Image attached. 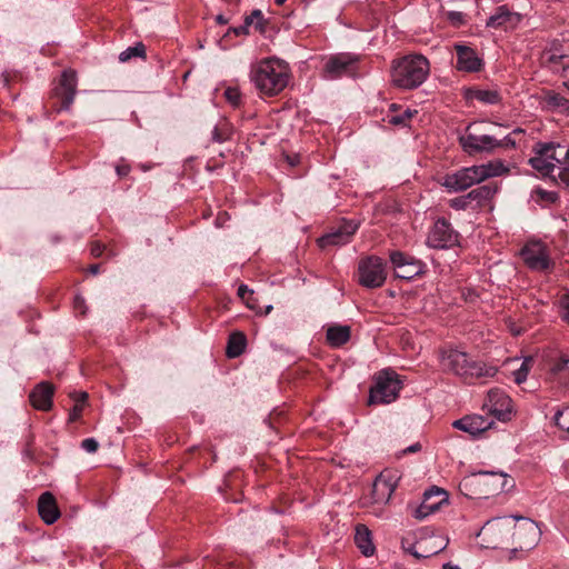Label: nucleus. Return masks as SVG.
Returning <instances> with one entry per match:
<instances>
[{
  "label": "nucleus",
  "instance_id": "62",
  "mask_svg": "<svg viewBox=\"0 0 569 569\" xmlns=\"http://www.w3.org/2000/svg\"><path fill=\"white\" fill-rule=\"evenodd\" d=\"M412 555L416 557V558H420L422 557V555L418 553L417 551H413Z\"/></svg>",
  "mask_w": 569,
  "mask_h": 569
},
{
  "label": "nucleus",
  "instance_id": "60",
  "mask_svg": "<svg viewBox=\"0 0 569 569\" xmlns=\"http://www.w3.org/2000/svg\"><path fill=\"white\" fill-rule=\"evenodd\" d=\"M274 2L279 6L283 4L286 2V0H274Z\"/></svg>",
  "mask_w": 569,
  "mask_h": 569
},
{
  "label": "nucleus",
  "instance_id": "50",
  "mask_svg": "<svg viewBox=\"0 0 569 569\" xmlns=\"http://www.w3.org/2000/svg\"><path fill=\"white\" fill-rule=\"evenodd\" d=\"M562 319L569 323V295L565 296L561 300Z\"/></svg>",
  "mask_w": 569,
  "mask_h": 569
},
{
  "label": "nucleus",
  "instance_id": "40",
  "mask_svg": "<svg viewBox=\"0 0 569 569\" xmlns=\"http://www.w3.org/2000/svg\"><path fill=\"white\" fill-rule=\"evenodd\" d=\"M555 423L569 433V411L558 410L553 417Z\"/></svg>",
  "mask_w": 569,
  "mask_h": 569
},
{
  "label": "nucleus",
  "instance_id": "49",
  "mask_svg": "<svg viewBox=\"0 0 569 569\" xmlns=\"http://www.w3.org/2000/svg\"><path fill=\"white\" fill-rule=\"evenodd\" d=\"M81 447L87 451V452H90V453H93L98 450V447H99V443L97 442L96 439L93 438H87V439H83L82 442H81Z\"/></svg>",
  "mask_w": 569,
  "mask_h": 569
},
{
  "label": "nucleus",
  "instance_id": "34",
  "mask_svg": "<svg viewBox=\"0 0 569 569\" xmlns=\"http://www.w3.org/2000/svg\"><path fill=\"white\" fill-rule=\"evenodd\" d=\"M231 137V128L230 124L222 120L220 121L212 130V140L214 142L221 143L229 140Z\"/></svg>",
  "mask_w": 569,
  "mask_h": 569
},
{
  "label": "nucleus",
  "instance_id": "51",
  "mask_svg": "<svg viewBox=\"0 0 569 569\" xmlns=\"http://www.w3.org/2000/svg\"><path fill=\"white\" fill-rule=\"evenodd\" d=\"M565 365L567 367L565 368L563 377H559L557 382H559L560 385H562L565 387H569V362H565Z\"/></svg>",
  "mask_w": 569,
  "mask_h": 569
},
{
  "label": "nucleus",
  "instance_id": "25",
  "mask_svg": "<svg viewBox=\"0 0 569 569\" xmlns=\"http://www.w3.org/2000/svg\"><path fill=\"white\" fill-rule=\"evenodd\" d=\"M497 190L496 186L483 184L469 191L467 199L470 201L472 209L482 208L492 199Z\"/></svg>",
  "mask_w": 569,
  "mask_h": 569
},
{
  "label": "nucleus",
  "instance_id": "21",
  "mask_svg": "<svg viewBox=\"0 0 569 569\" xmlns=\"http://www.w3.org/2000/svg\"><path fill=\"white\" fill-rule=\"evenodd\" d=\"M521 20V16L511 11L507 6L498 7L487 21V26L495 29H513Z\"/></svg>",
  "mask_w": 569,
  "mask_h": 569
},
{
  "label": "nucleus",
  "instance_id": "54",
  "mask_svg": "<svg viewBox=\"0 0 569 569\" xmlns=\"http://www.w3.org/2000/svg\"><path fill=\"white\" fill-rule=\"evenodd\" d=\"M420 450H421V445L419 442H416V443L409 446L408 448H406L402 452H403V455H408V453H416Z\"/></svg>",
  "mask_w": 569,
  "mask_h": 569
},
{
  "label": "nucleus",
  "instance_id": "46",
  "mask_svg": "<svg viewBox=\"0 0 569 569\" xmlns=\"http://www.w3.org/2000/svg\"><path fill=\"white\" fill-rule=\"evenodd\" d=\"M447 19L455 27H459L465 23V14L459 11L448 12Z\"/></svg>",
  "mask_w": 569,
  "mask_h": 569
},
{
  "label": "nucleus",
  "instance_id": "39",
  "mask_svg": "<svg viewBox=\"0 0 569 569\" xmlns=\"http://www.w3.org/2000/svg\"><path fill=\"white\" fill-rule=\"evenodd\" d=\"M535 193H536V202H538L540 204H549V203H553L558 200V194L552 191L537 189L535 191Z\"/></svg>",
  "mask_w": 569,
  "mask_h": 569
},
{
  "label": "nucleus",
  "instance_id": "6",
  "mask_svg": "<svg viewBox=\"0 0 569 569\" xmlns=\"http://www.w3.org/2000/svg\"><path fill=\"white\" fill-rule=\"evenodd\" d=\"M402 388L399 376L392 370H382L377 373L375 385L370 388L369 405H386L398 398Z\"/></svg>",
  "mask_w": 569,
  "mask_h": 569
},
{
  "label": "nucleus",
  "instance_id": "24",
  "mask_svg": "<svg viewBox=\"0 0 569 569\" xmlns=\"http://www.w3.org/2000/svg\"><path fill=\"white\" fill-rule=\"evenodd\" d=\"M38 511L40 518L47 523L52 525L60 517V510L57 506L54 496L47 491L39 497Z\"/></svg>",
  "mask_w": 569,
  "mask_h": 569
},
{
  "label": "nucleus",
  "instance_id": "42",
  "mask_svg": "<svg viewBox=\"0 0 569 569\" xmlns=\"http://www.w3.org/2000/svg\"><path fill=\"white\" fill-rule=\"evenodd\" d=\"M88 395L86 392L81 393L80 399L76 400V403L70 412V420L76 421L80 418L83 409V402L86 401Z\"/></svg>",
  "mask_w": 569,
  "mask_h": 569
},
{
  "label": "nucleus",
  "instance_id": "47",
  "mask_svg": "<svg viewBox=\"0 0 569 569\" xmlns=\"http://www.w3.org/2000/svg\"><path fill=\"white\" fill-rule=\"evenodd\" d=\"M550 62L552 63H559L561 64L563 68H568L569 67V53H563V54H556V53H552L550 56Z\"/></svg>",
  "mask_w": 569,
  "mask_h": 569
},
{
  "label": "nucleus",
  "instance_id": "64",
  "mask_svg": "<svg viewBox=\"0 0 569 569\" xmlns=\"http://www.w3.org/2000/svg\"><path fill=\"white\" fill-rule=\"evenodd\" d=\"M271 309H272V306H269V307L267 308V313H268V312H270V310H271Z\"/></svg>",
  "mask_w": 569,
  "mask_h": 569
},
{
  "label": "nucleus",
  "instance_id": "41",
  "mask_svg": "<svg viewBox=\"0 0 569 569\" xmlns=\"http://www.w3.org/2000/svg\"><path fill=\"white\" fill-rule=\"evenodd\" d=\"M449 206L455 210H466L472 207L470 201L467 199V194L449 200Z\"/></svg>",
  "mask_w": 569,
  "mask_h": 569
},
{
  "label": "nucleus",
  "instance_id": "2",
  "mask_svg": "<svg viewBox=\"0 0 569 569\" xmlns=\"http://www.w3.org/2000/svg\"><path fill=\"white\" fill-rule=\"evenodd\" d=\"M441 362L446 370L459 376L467 383L492 378L498 372L496 367L473 360L468 353L457 349L443 351Z\"/></svg>",
  "mask_w": 569,
  "mask_h": 569
},
{
  "label": "nucleus",
  "instance_id": "4",
  "mask_svg": "<svg viewBox=\"0 0 569 569\" xmlns=\"http://www.w3.org/2000/svg\"><path fill=\"white\" fill-rule=\"evenodd\" d=\"M506 170L501 162L466 167L455 172L446 173L440 179V184L449 192H461L490 177L500 176Z\"/></svg>",
  "mask_w": 569,
  "mask_h": 569
},
{
  "label": "nucleus",
  "instance_id": "32",
  "mask_svg": "<svg viewBox=\"0 0 569 569\" xmlns=\"http://www.w3.org/2000/svg\"><path fill=\"white\" fill-rule=\"evenodd\" d=\"M545 102L548 108L569 114V99L555 91H547Z\"/></svg>",
  "mask_w": 569,
  "mask_h": 569
},
{
  "label": "nucleus",
  "instance_id": "12",
  "mask_svg": "<svg viewBox=\"0 0 569 569\" xmlns=\"http://www.w3.org/2000/svg\"><path fill=\"white\" fill-rule=\"evenodd\" d=\"M389 259L398 278L409 280L423 274L426 271L425 262L403 251H390Z\"/></svg>",
  "mask_w": 569,
  "mask_h": 569
},
{
  "label": "nucleus",
  "instance_id": "17",
  "mask_svg": "<svg viewBox=\"0 0 569 569\" xmlns=\"http://www.w3.org/2000/svg\"><path fill=\"white\" fill-rule=\"evenodd\" d=\"M485 406L488 411L500 421L510 419L512 412V401L506 392L500 389H491L488 392Z\"/></svg>",
  "mask_w": 569,
  "mask_h": 569
},
{
  "label": "nucleus",
  "instance_id": "43",
  "mask_svg": "<svg viewBox=\"0 0 569 569\" xmlns=\"http://www.w3.org/2000/svg\"><path fill=\"white\" fill-rule=\"evenodd\" d=\"M224 97L227 101L233 107H238L241 101L240 91L237 88L229 87L224 91Z\"/></svg>",
  "mask_w": 569,
  "mask_h": 569
},
{
  "label": "nucleus",
  "instance_id": "19",
  "mask_svg": "<svg viewBox=\"0 0 569 569\" xmlns=\"http://www.w3.org/2000/svg\"><path fill=\"white\" fill-rule=\"evenodd\" d=\"M397 486V478L392 471H382L375 480L371 498L375 503H386L390 500Z\"/></svg>",
  "mask_w": 569,
  "mask_h": 569
},
{
  "label": "nucleus",
  "instance_id": "63",
  "mask_svg": "<svg viewBox=\"0 0 569 569\" xmlns=\"http://www.w3.org/2000/svg\"><path fill=\"white\" fill-rule=\"evenodd\" d=\"M442 549H443V547H440L438 550H435L432 553H435V555H436V553H438V552H439L440 550H442Z\"/></svg>",
  "mask_w": 569,
  "mask_h": 569
},
{
  "label": "nucleus",
  "instance_id": "29",
  "mask_svg": "<svg viewBox=\"0 0 569 569\" xmlns=\"http://www.w3.org/2000/svg\"><path fill=\"white\" fill-rule=\"evenodd\" d=\"M327 341L331 347H341L350 339V328L348 326L333 325L327 329Z\"/></svg>",
  "mask_w": 569,
  "mask_h": 569
},
{
  "label": "nucleus",
  "instance_id": "53",
  "mask_svg": "<svg viewBox=\"0 0 569 569\" xmlns=\"http://www.w3.org/2000/svg\"><path fill=\"white\" fill-rule=\"evenodd\" d=\"M103 249H104V248H103V246H102V244H100V243H93V244L91 246V253H92V256H94V257H100V256L102 254V252H103Z\"/></svg>",
  "mask_w": 569,
  "mask_h": 569
},
{
  "label": "nucleus",
  "instance_id": "15",
  "mask_svg": "<svg viewBox=\"0 0 569 569\" xmlns=\"http://www.w3.org/2000/svg\"><path fill=\"white\" fill-rule=\"evenodd\" d=\"M515 517H501L489 520L481 528L480 535L490 539L492 543H503L509 540L513 527Z\"/></svg>",
  "mask_w": 569,
  "mask_h": 569
},
{
  "label": "nucleus",
  "instance_id": "56",
  "mask_svg": "<svg viewBox=\"0 0 569 569\" xmlns=\"http://www.w3.org/2000/svg\"><path fill=\"white\" fill-rule=\"evenodd\" d=\"M281 416H282V412H272L270 415L269 419H270L271 427H273V422H278V420L281 418Z\"/></svg>",
  "mask_w": 569,
  "mask_h": 569
},
{
  "label": "nucleus",
  "instance_id": "30",
  "mask_svg": "<svg viewBox=\"0 0 569 569\" xmlns=\"http://www.w3.org/2000/svg\"><path fill=\"white\" fill-rule=\"evenodd\" d=\"M247 346V337L241 331H234L229 336L227 345V356L237 358L243 353Z\"/></svg>",
  "mask_w": 569,
  "mask_h": 569
},
{
  "label": "nucleus",
  "instance_id": "26",
  "mask_svg": "<svg viewBox=\"0 0 569 569\" xmlns=\"http://www.w3.org/2000/svg\"><path fill=\"white\" fill-rule=\"evenodd\" d=\"M355 543L366 557H370L375 553V545L371 540V532L365 525H357L355 532Z\"/></svg>",
  "mask_w": 569,
  "mask_h": 569
},
{
  "label": "nucleus",
  "instance_id": "38",
  "mask_svg": "<svg viewBox=\"0 0 569 569\" xmlns=\"http://www.w3.org/2000/svg\"><path fill=\"white\" fill-rule=\"evenodd\" d=\"M532 363H533V359L532 358H526L522 361L520 368L515 371V381H516V383L521 385L522 382L526 381Z\"/></svg>",
  "mask_w": 569,
  "mask_h": 569
},
{
  "label": "nucleus",
  "instance_id": "20",
  "mask_svg": "<svg viewBox=\"0 0 569 569\" xmlns=\"http://www.w3.org/2000/svg\"><path fill=\"white\" fill-rule=\"evenodd\" d=\"M445 502H447V493L445 490L437 488L436 490L427 491L423 501L415 511V517L422 520L438 511Z\"/></svg>",
  "mask_w": 569,
  "mask_h": 569
},
{
  "label": "nucleus",
  "instance_id": "9",
  "mask_svg": "<svg viewBox=\"0 0 569 569\" xmlns=\"http://www.w3.org/2000/svg\"><path fill=\"white\" fill-rule=\"evenodd\" d=\"M77 92V76L73 70H64L51 92L52 108L58 112L69 110Z\"/></svg>",
  "mask_w": 569,
  "mask_h": 569
},
{
  "label": "nucleus",
  "instance_id": "18",
  "mask_svg": "<svg viewBox=\"0 0 569 569\" xmlns=\"http://www.w3.org/2000/svg\"><path fill=\"white\" fill-rule=\"evenodd\" d=\"M453 49L457 58V70L471 73L479 72L483 69L485 62L473 48L467 44L456 43Z\"/></svg>",
  "mask_w": 569,
  "mask_h": 569
},
{
  "label": "nucleus",
  "instance_id": "3",
  "mask_svg": "<svg viewBox=\"0 0 569 569\" xmlns=\"http://www.w3.org/2000/svg\"><path fill=\"white\" fill-rule=\"evenodd\" d=\"M430 72V64L422 54H407L392 61L391 81L401 89L412 90L421 86Z\"/></svg>",
  "mask_w": 569,
  "mask_h": 569
},
{
  "label": "nucleus",
  "instance_id": "31",
  "mask_svg": "<svg viewBox=\"0 0 569 569\" xmlns=\"http://www.w3.org/2000/svg\"><path fill=\"white\" fill-rule=\"evenodd\" d=\"M529 163L535 170L540 172L542 176H548L553 180L556 179L557 164L555 162L548 161L547 159L535 152V156L529 160Z\"/></svg>",
  "mask_w": 569,
  "mask_h": 569
},
{
  "label": "nucleus",
  "instance_id": "13",
  "mask_svg": "<svg viewBox=\"0 0 569 569\" xmlns=\"http://www.w3.org/2000/svg\"><path fill=\"white\" fill-rule=\"evenodd\" d=\"M525 263L532 270L548 271L552 267L548 248L540 241L528 242L520 252Z\"/></svg>",
  "mask_w": 569,
  "mask_h": 569
},
{
  "label": "nucleus",
  "instance_id": "10",
  "mask_svg": "<svg viewBox=\"0 0 569 569\" xmlns=\"http://www.w3.org/2000/svg\"><path fill=\"white\" fill-rule=\"evenodd\" d=\"M460 234L446 218H438L429 231L427 244L433 249H450L459 246Z\"/></svg>",
  "mask_w": 569,
  "mask_h": 569
},
{
  "label": "nucleus",
  "instance_id": "1",
  "mask_svg": "<svg viewBox=\"0 0 569 569\" xmlns=\"http://www.w3.org/2000/svg\"><path fill=\"white\" fill-rule=\"evenodd\" d=\"M289 68L284 61L276 58L261 60L251 69L250 78L260 94H279L289 82Z\"/></svg>",
  "mask_w": 569,
  "mask_h": 569
},
{
  "label": "nucleus",
  "instance_id": "5",
  "mask_svg": "<svg viewBox=\"0 0 569 569\" xmlns=\"http://www.w3.org/2000/svg\"><path fill=\"white\" fill-rule=\"evenodd\" d=\"M481 126L482 122L470 123L458 137L460 147L469 156L491 153L502 147H515V142L509 137L497 139L495 136L482 132Z\"/></svg>",
  "mask_w": 569,
  "mask_h": 569
},
{
  "label": "nucleus",
  "instance_id": "8",
  "mask_svg": "<svg viewBox=\"0 0 569 569\" xmlns=\"http://www.w3.org/2000/svg\"><path fill=\"white\" fill-rule=\"evenodd\" d=\"M359 56L341 52L328 58L323 67V77L336 80L342 77H357L359 72Z\"/></svg>",
  "mask_w": 569,
  "mask_h": 569
},
{
  "label": "nucleus",
  "instance_id": "28",
  "mask_svg": "<svg viewBox=\"0 0 569 569\" xmlns=\"http://www.w3.org/2000/svg\"><path fill=\"white\" fill-rule=\"evenodd\" d=\"M468 100H478L485 104H498L501 102V94L498 90H483L469 88L465 94Z\"/></svg>",
  "mask_w": 569,
  "mask_h": 569
},
{
  "label": "nucleus",
  "instance_id": "37",
  "mask_svg": "<svg viewBox=\"0 0 569 569\" xmlns=\"http://www.w3.org/2000/svg\"><path fill=\"white\" fill-rule=\"evenodd\" d=\"M418 112L417 110H410V109H407L405 110L401 114H395V116H390L389 117V123L393 124V126H402V127H406L410 119L416 116Z\"/></svg>",
  "mask_w": 569,
  "mask_h": 569
},
{
  "label": "nucleus",
  "instance_id": "36",
  "mask_svg": "<svg viewBox=\"0 0 569 569\" xmlns=\"http://www.w3.org/2000/svg\"><path fill=\"white\" fill-rule=\"evenodd\" d=\"M144 54H146V47L140 42V43H137L133 47H129L124 51H122L119 56V60L121 62H127L133 57H144Z\"/></svg>",
  "mask_w": 569,
  "mask_h": 569
},
{
  "label": "nucleus",
  "instance_id": "14",
  "mask_svg": "<svg viewBox=\"0 0 569 569\" xmlns=\"http://www.w3.org/2000/svg\"><path fill=\"white\" fill-rule=\"evenodd\" d=\"M502 473L481 471L477 475H472L470 477H466L459 485L460 491L468 490L472 486L477 487H488L492 486L491 489L486 490L485 493H493L498 490H503L507 481L502 479Z\"/></svg>",
  "mask_w": 569,
  "mask_h": 569
},
{
  "label": "nucleus",
  "instance_id": "52",
  "mask_svg": "<svg viewBox=\"0 0 569 569\" xmlns=\"http://www.w3.org/2000/svg\"><path fill=\"white\" fill-rule=\"evenodd\" d=\"M116 171L119 177H126L130 172V167L128 164H118Z\"/></svg>",
  "mask_w": 569,
  "mask_h": 569
},
{
  "label": "nucleus",
  "instance_id": "7",
  "mask_svg": "<svg viewBox=\"0 0 569 569\" xmlns=\"http://www.w3.org/2000/svg\"><path fill=\"white\" fill-rule=\"evenodd\" d=\"M359 283L375 289L383 286L387 279V262L377 256H368L358 263Z\"/></svg>",
  "mask_w": 569,
  "mask_h": 569
},
{
  "label": "nucleus",
  "instance_id": "33",
  "mask_svg": "<svg viewBox=\"0 0 569 569\" xmlns=\"http://www.w3.org/2000/svg\"><path fill=\"white\" fill-rule=\"evenodd\" d=\"M555 180L563 188L569 189V148L565 150L560 163L557 164Z\"/></svg>",
  "mask_w": 569,
  "mask_h": 569
},
{
  "label": "nucleus",
  "instance_id": "11",
  "mask_svg": "<svg viewBox=\"0 0 569 569\" xmlns=\"http://www.w3.org/2000/svg\"><path fill=\"white\" fill-rule=\"evenodd\" d=\"M510 533L512 545L516 548L529 550L536 546L540 530L535 521L523 517H515Z\"/></svg>",
  "mask_w": 569,
  "mask_h": 569
},
{
  "label": "nucleus",
  "instance_id": "57",
  "mask_svg": "<svg viewBox=\"0 0 569 569\" xmlns=\"http://www.w3.org/2000/svg\"><path fill=\"white\" fill-rule=\"evenodd\" d=\"M99 269H100V266H99V264H92V266L90 267V272H91L92 274H97V273H99Z\"/></svg>",
  "mask_w": 569,
  "mask_h": 569
},
{
  "label": "nucleus",
  "instance_id": "61",
  "mask_svg": "<svg viewBox=\"0 0 569 569\" xmlns=\"http://www.w3.org/2000/svg\"><path fill=\"white\" fill-rule=\"evenodd\" d=\"M565 88L569 91V79L563 82Z\"/></svg>",
  "mask_w": 569,
  "mask_h": 569
},
{
  "label": "nucleus",
  "instance_id": "27",
  "mask_svg": "<svg viewBox=\"0 0 569 569\" xmlns=\"http://www.w3.org/2000/svg\"><path fill=\"white\" fill-rule=\"evenodd\" d=\"M533 150L537 154H540L548 161L556 162V164L560 163L565 152L560 144L553 142H538Z\"/></svg>",
  "mask_w": 569,
  "mask_h": 569
},
{
  "label": "nucleus",
  "instance_id": "16",
  "mask_svg": "<svg viewBox=\"0 0 569 569\" xmlns=\"http://www.w3.org/2000/svg\"><path fill=\"white\" fill-rule=\"evenodd\" d=\"M359 228V223L353 220H343L337 228L318 239V244L322 249L330 246H343L350 242L352 236Z\"/></svg>",
  "mask_w": 569,
  "mask_h": 569
},
{
  "label": "nucleus",
  "instance_id": "23",
  "mask_svg": "<svg viewBox=\"0 0 569 569\" xmlns=\"http://www.w3.org/2000/svg\"><path fill=\"white\" fill-rule=\"evenodd\" d=\"M452 426L471 436H477L490 428L491 421L482 416H467L453 421Z\"/></svg>",
  "mask_w": 569,
  "mask_h": 569
},
{
  "label": "nucleus",
  "instance_id": "35",
  "mask_svg": "<svg viewBox=\"0 0 569 569\" xmlns=\"http://www.w3.org/2000/svg\"><path fill=\"white\" fill-rule=\"evenodd\" d=\"M565 362H569V356L567 355H561L551 363L550 375L555 381H557L559 377H563L565 368L567 367Z\"/></svg>",
  "mask_w": 569,
  "mask_h": 569
},
{
  "label": "nucleus",
  "instance_id": "45",
  "mask_svg": "<svg viewBox=\"0 0 569 569\" xmlns=\"http://www.w3.org/2000/svg\"><path fill=\"white\" fill-rule=\"evenodd\" d=\"M262 19H263L262 12L260 10H253L251 12V14L246 18L244 22L247 23V26H251L256 22V28L262 29L261 28Z\"/></svg>",
  "mask_w": 569,
  "mask_h": 569
},
{
  "label": "nucleus",
  "instance_id": "59",
  "mask_svg": "<svg viewBox=\"0 0 569 569\" xmlns=\"http://www.w3.org/2000/svg\"><path fill=\"white\" fill-rule=\"evenodd\" d=\"M442 569H460L458 566H453L451 563H445Z\"/></svg>",
  "mask_w": 569,
  "mask_h": 569
},
{
  "label": "nucleus",
  "instance_id": "44",
  "mask_svg": "<svg viewBox=\"0 0 569 569\" xmlns=\"http://www.w3.org/2000/svg\"><path fill=\"white\" fill-rule=\"evenodd\" d=\"M238 296L246 301L247 306L251 309L254 308V305L252 303V296L253 291L248 288L246 284H240L238 288Z\"/></svg>",
  "mask_w": 569,
  "mask_h": 569
},
{
  "label": "nucleus",
  "instance_id": "58",
  "mask_svg": "<svg viewBox=\"0 0 569 569\" xmlns=\"http://www.w3.org/2000/svg\"><path fill=\"white\" fill-rule=\"evenodd\" d=\"M217 22L220 24H226L228 22V20L223 16L219 14L217 17Z\"/></svg>",
  "mask_w": 569,
  "mask_h": 569
},
{
  "label": "nucleus",
  "instance_id": "55",
  "mask_svg": "<svg viewBox=\"0 0 569 569\" xmlns=\"http://www.w3.org/2000/svg\"><path fill=\"white\" fill-rule=\"evenodd\" d=\"M248 28H249V26H247V23L244 22L243 26L234 28L232 31L234 32L236 36L247 34Z\"/></svg>",
  "mask_w": 569,
  "mask_h": 569
},
{
  "label": "nucleus",
  "instance_id": "48",
  "mask_svg": "<svg viewBox=\"0 0 569 569\" xmlns=\"http://www.w3.org/2000/svg\"><path fill=\"white\" fill-rule=\"evenodd\" d=\"M73 308L74 311L81 316H84L87 312L86 301L81 296H76L73 299Z\"/></svg>",
  "mask_w": 569,
  "mask_h": 569
},
{
  "label": "nucleus",
  "instance_id": "22",
  "mask_svg": "<svg viewBox=\"0 0 569 569\" xmlns=\"http://www.w3.org/2000/svg\"><path fill=\"white\" fill-rule=\"evenodd\" d=\"M53 392L54 389L51 383L41 382L30 393V402L38 410H50L52 407Z\"/></svg>",
  "mask_w": 569,
  "mask_h": 569
}]
</instances>
